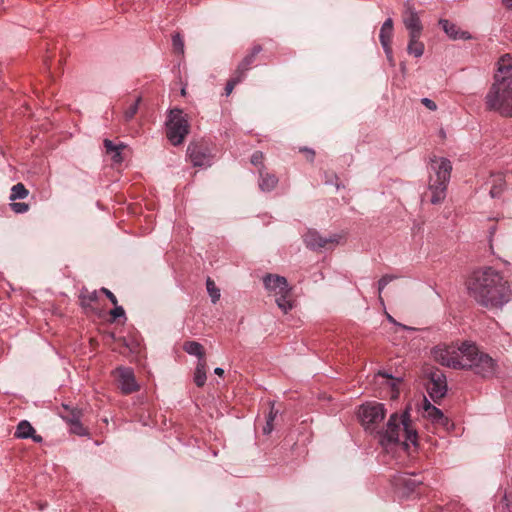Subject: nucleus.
<instances>
[{
	"label": "nucleus",
	"mask_w": 512,
	"mask_h": 512,
	"mask_svg": "<svg viewBox=\"0 0 512 512\" xmlns=\"http://www.w3.org/2000/svg\"><path fill=\"white\" fill-rule=\"evenodd\" d=\"M386 415L384 404L368 402L360 406L359 418L366 431L376 433L379 443L383 447L399 442L400 432H404L405 441L413 445L417 444V431L411 426L410 414L406 410L401 416L393 413L386 424V428L377 430Z\"/></svg>",
	"instance_id": "obj_1"
},
{
	"label": "nucleus",
	"mask_w": 512,
	"mask_h": 512,
	"mask_svg": "<svg viewBox=\"0 0 512 512\" xmlns=\"http://www.w3.org/2000/svg\"><path fill=\"white\" fill-rule=\"evenodd\" d=\"M467 288L475 301L488 309H501L512 299V288L503 275L492 267L476 270Z\"/></svg>",
	"instance_id": "obj_2"
},
{
	"label": "nucleus",
	"mask_w": 512,
	"mask_h": 512,
	"mask_svg": "<svg viewBox=\"0 0 512 512\" xmlns=\"http://www.w3.org/2000/svg\"><path fill=\"white\" fill-rule=\"evenodd\" d=\"M459 350L462 355L461 369L472 370L483 378H492L496 375L498 368L496 360L487 353L479 351L474 343L463 342Z\"/></svg>",
	"instance_id": "obj_3"
},
{
	"label": "nucleus",
	"mask_w": 512,
	"mask_h": 512,
	"mask_svg": "<svg viewBox=\"0 0 512 512\" xmlns=\"http://www.w3.org/2000/svg\"><path fill=\"white\" fill-rule=\"evenodd\" d=\"M429 178V190L431 192L430 202L441 203L446 197L447 186L450 181L452 164L447 158H435L431 161Z\"/></svg>",
	"instance_id": "obj_4"
},
{
	"label": "nucleus",
	"mask_w": 512,
	"mask_h": 512,
	"mask_svg": "<svg viewBox=\"0 0 512 512\" xmlns=\"http://www.w3.org/2000/svg\"><path fill=\"white\" fill-rule=\"evenodd\" d=\"M485 103L489 110L512 117V87L494 81L485 96Z\"/></svg>",
	"instance_id": "obj_5"
},
{
	"label": "nucleus",
	"mask_w": 512,
	"mask_h": 512,
	"mask_svg": "<svg viewBox=\"0 0 512 512\" xmlns=\"http://www.w3.org/2000/svg\"><path fill=\"white\" fill-rule=\"evenodd\" d=\"M189 133L188 120L183 115V111L178 108L171 109L166 120V136L174 146L182 144L184 138Z\"/></svg>",
	"instance_id": "obj_6"
},
{
	"label": "nucleus",
	"mask_w": 512,
	"mask_h": 512,
	"mask_svg": "<svg viewBox=\"0 0 512 512\" xmlns=\"http://www.w3.org/2000/svg\"><path fill=\"white\" fill-rule=\"evenodd\" d=\"M423 484V479L416 474L398 473L392 478V485L401 497H409Z\"/></svg>",
	"instance_id": "obj_7"
},
{
	"label": "nucleus",
	"mask_w": 512,
	"mask_h": 512,
	"mask_svg": "<svg viewBox=\"0 0 512 512\" xmlns=\"http://www.w3.org/2000/svg\"><path fill=\"white\" fill-rule=\"evenodd\" d=\"M432 354L441 365L461 369L462 355L459 348L456 350L449 346H437L433 349Z\"/></svg>",
	"instance_id": "obj_8"
},
{
	"label": "nucleus",
	"mask_w": 512,
	"mask_h": 512,
	"mask_svg": "<svg viewBox=\"0 0 512 512\" xmlns=\"http://www.w3.org/2000/svg\"><path fill=\"white\" fill-rule=\"evenodd\" d=\"M114 375L116 377L118 387L123 394L129 395L140 389L132 368L123 366L117 367L114 371Z\"/></svg>",
	"instance_id": "obj_9"
},
{
	"label": "nucleus",
	"mask_w": 512,
	"mask_h": 512,
	"mask_svg": "<svg viewBox=\"0 0 512 512\" xmlns=\"http://www.w3.org/2000/svg\"><path fill=\"white\" fill-rule=\"evenodd\" d=\"M429 396L434 402L441 400L447 393L446 376L441 371L430 374V383L427 386Z\"/></svg>",
	"instance_id": "obj_10"
},
{
	"label": "nucleus",
	"mask_w": 512,
	"mask_h": 512,
	"mask_svg": "<svg viewBox=\"0 0 512 512\" xmlns=\"http://www.w3.org/2000/svg\"><path fill=\"white\" fill-rule=\"evenodd\" d=\"M187 153L194 166H210L212 154L204 144L191 143L188 145Z\"/></svg>",
	"instance_id": "obj_11"
},
{
	"label": "nucleus",
	"mask_w": 512,
	"mask_h": 512,
	"mask_svg": "<svg viewBox=\"0 0 512 512\" xmlns=\"http://www.w3.org/2000/svg\"><path fill=\"white\" fill-rule=\"evenodd\" d=\"M494 81L512 87V55L504 54L497 62V72Z\"/></svg>",
	"instance_id": "obj_12"
},
{
	"label": "nucleus",
	"mask_w": 512,
	"mask_h": 512,
	"mask_svg": "<svg viewBox=\"0 0 512 512\" xmlns=\"http://www.w3.org/2000/svg\"><path fill=\"white\" fill-rule=\"evenodd\" d=\"M403 22L406 29L409 31V36L420 37L422 32L421 21L417 11L409 2L405 4Z\"/></svg>",
	"instance_id": "obj_13"
},
{
	"label": "nucleus",
	"mask_w": 512,
	"mask_h": 512,
	"mask_svg": "<svg viewBox=\"0 0 512 512\" xmlns=\"http://www.w3.org/2000/svg\"><path fill=\"white\" fill-rule=\"evenodd\" d=\"M304 243L311 250H320L327 247L328 244H337L338 236L323 237L316 230H308L303 236Z\"/></svg>",
	"instance_id": "obj_14"
},
{
	"label": "nucleus",
	"mask_w": 512,
	"mask_h": 512,
	"mask_svg": "<svg viewBox=\"0 0 512 512\" xmlns=\"http://www.w3.org/2000/svg\"><path fill=\"white\" fill-rule=\"evenodd\" d=\"M265 288L273 292L275 295L278 293H290L291 288L288 285L287 279L283 276L267 274L263 278Z\"/></svg>",
	"instance_id": "obj_15"
},
{
	"label": "nucleus",
	"mask_w": 512,
	"mask_h": 512,
	"mask_svg": "<svg viewBox=\"0 0 512 512\" xmlns=\"http://www.w3.org/2000/svg\"><path fill=\"white\" fill-rule=\"evenodd\" d=\"M424 416L431 420L432 423L442 427H448L449 419L443 412L432 405L426 398H424Z\"/></svg>",
	"instance_id": "obj_16"
},
{
	"label": "nucleus",
	"mask_w": 512,
	"mask_h": 512,
	"mask_svg": "<svg viewBox=\"0 0 512 512\" xmlns=\"http://www.w3.org/2000/svg\"><path fill=\"white\" fill-rule=\"evenodd\" d=\"M439 25L442 27V29L445 31V33L453 40L458 39H470L471 35L467 31H461L457 25L454 23H451L447 19H440Z\"/></svg>",
	"instance_id": "obj_17"
},
{
	"label": "nucleus",
	"mask_w": 512,
	"mask_h": 512,
	"mask_svg": "<svg viewBox=\"0 0 512 512\" xmlns=\"http://www.w3.org/2000/svg\"><path fill=\"white\" fill-rule=\"evenodd\" d=\"M262 51L261 45H254L251 52L246 55L243 60L239 63L236 74H240L245 77V73L250 69V66L253 64L256 56Z\"/></svg>",
	"instance_id": "obj_18"
},
{
	"label": "nucleus",
	"mask_w": 512,
	"mask_h": 512,
	"mask_svg": "<svg viewBox=\"0 0 512 512\" xmlns=\"http://www.w3.org/2000/svg\"><path fill=\"white\" fill-rule=\"evenodd\" d=\"M259 175V188L261 189V191L270 192L276 187L278 183V178L274 174L259 169Z\"/></svg>",
	"instance_id": "obj_19"
},
{
	"label": "nucleus",
	"mask_w": 512,
	"mask_h": 512,
	"mask_svg": "<svg viewBox=\"0 0 512 512\" xmlns=\"http://www.w3.org/2000/svg\"><path fill=\"white\" fill-rule=\"evenodd\" d=\"M393 36V21L391 18H388L384 21V23L381 26L380 33H379V40L382 46H387L388 44H391Z\"/></svg>",
	"instance_id": "obj_20"
},
{
	"label": "nucleus",
	"mask_w": 512,
	"mask_h": 512,
	"mask_svg": "<svg viewBox=\"0 0 512 512\" xmlns=\"http://www.w3.org/2000/svg\"><path fill=\"white\" fill-rule=\"evenodd\" d=\"M63 411L60 412L61 418L69 425L81 420L82 413L77 408H70L68 405H62Z\"/></svg>",
	"instance_id": "obj_21"
},
{
	"label": "nucleus",
	"mask_w": 512,
	"mask_h": 512,
	"mask_svg": "<svg viewBox=\"0 0 512 512\" xmlns=\"http://www.w3.org/2000/svg\"><path fill=\"white\" fill-rule=\"evenodd\" d=\"M183 350L189 355L196 356L198 361L205 360L204 348L199 342L187 341L183 345Z\"/></svg>",
	"instance_id": "obj_22"
},
{
	"label": "nucleus",
	"mask_w": 512,
	"mask_h": 512,
	"mask_svg": "<svg viewBox=\"0 0 512 512\" xmlns=\"http://www.w3.org/2000/svg\"><path fill=\"white\" fill-rule=\"evenodd\" d=\"M34 433L35 429L30 424V422H28L27 420H22L17 425L15 436L20 439H28L30 437H33Z\"/></svg>",
	"instance_id": "obj_23"
},
{
	"label": "nucleus",
	"mask_w": 512,
	"mask_h": 512,
	"mask_svg": "<svg viewBox=\"0 0 512 512\" xmlns=\"http://www.w3.org/2000/svg\"><path fill=\"white\" fill-rule=\"evenodd\" d=\"M206 361L200 360L197 362V366L194 372V383L197 387H202L206 382Z\"/></svg>",
	"instance_id": "obj_24"
},
{
	"label": "nucleus",
	"mask_w": 512,
	"mask_h": 512,
	"mask_svg": "<svg viewBox=\"0 0 512 512\" xmlns=\"http://www.w3.org/2000/svg\"><path fill=\"white\" fill-rule=\"evenodd\" d=\"M418 39L419 37L410 36V41L407 46L408 53L415 57H421L424 53V44Z\"/></svg>",
	"instance_id": "obj_25"
},
{
	"label": "nucleus",
	"mask_w": 512,
	"mask_h": 512,
	"mask_svg": "<svg viewBox=\"0 0 512 512\" xmlns=\"http://www.w3.org/2000/svg\"><path fill=\"white\" fill-rule=\"evenodd\" d=\"M29 191L23 183H17L11 188L9 199L15 201L17 199H24L28 196Z\"/></svg>",
	"instance_id": "obj_26"
},
{
	"label": "nucleus",
	"mask_w": 512,
	"mask_h": 512,
	"mask_svg": "<svg viewBox=\"0 0 512 512\" xmlns=\"http://www.w3.org/2000/svg\"><path fill=\"white\" fill-rule=\"evenodd\" d=\"M289 295L290 293H278L275 295V302L284 313H287L293 307L291 301L289 300Z\"/></svg>",
	"instance_id": "obj_27"
},
{
	"label": "nucleus",
	"mask_w": 512,
	"mask_h": 512,
	"mask_svg": "<svg viewBox=\"0 0 512 512\" xmlns=\"http://www.w3.org/2000/svg\"><path fill=\"white\" fill-rule=\"evenodd\" d=\"M80 300L81 305L85 308L90 307L93 302H96L98 300V292L96 290L94 291H88V290H82L80 293Z\"/></svg>",
	"instance_id": "obj_28"
},
{
	"label": "nucleus",
	"mask_w": 512,
	"mask_h": 512,
	"mask_svg": "<svg viewBox=\"0 0 512 512\" xmlns=\"http://www.w3.org/2000/svg\"><path fill=\"white\" fill-rule=\"evenodd\" d=\"M206 289L211 297L212 303L215 304L220 299L221 294L220 290L216 287L215 282L210 277L206 280Z\"/></svg>",
	"instance_id": "obj_29"
},
{
	"label": "nucleus",
	"mask_w": 512,
	"mask_h": 512,
	"mask_svg": "<svg viewBox=\"0 0 512 512\" xmlns=\"http://www.w3.org/2000/svg\"><path fill=\"white\" fill-rule=\"evenodd\" d=\"M140 101L141 97H137L135 101L124 111V118L126 121H130L134 118L138 111Z\"/></svg>",
	"instance_id": "obj_30"
},
{
	"label": "nucleus",
	"mask_w": 512,
	"mask_h": 512,
	"mask_svg": "<svg viewBox=\"0 0 512 512\" xmlns=\"http://www.w3.org/2000/svg\"><path fill=\"white\" fill-rule=\"evenodd\" d=\"M172 46L176 53L184 54V41L179 33L172 36Z\"/></svg>",
	"instance_id": "obj_31"
},
{
	"label": "nucleus",
	"mask_w": 512,
	"mask_h": 512,
	"mask_svg": "<svg viewBox=\"0 0 512 512\" xmlns=\"http://www.w3.org/2000/svg\"><path fill=\"white\" fill-rule=\"evenodd\" d=\"M243 76L240 74H234V76L227 82L225 86V94L228 96L233 91L235 85L240 83L243 80Z\"/></svg>",
	"instance_id": "obj_32"
},
{
	"label": "nucleus",
	"mask_w": 512,
	"mask_h": 512,
	"mask_svg": "<svg viewBox=\"0 0 512 512\" xmlns=\"http://www.w3.org/2000/svg\"><path fill=\"white\" fill-rule=\"evenodd\" d=\"M397 276H394V275H391V274H386L384 276H382L379 281H378V292H379V295L382 293V291L384 290V288L391 282L393 281L394 279H396Z\"/></svg>",
	"instance_id": "obj_33"
},
{
	"label": "nucleus",
	"mask_w": 512,
	"mask_h": 512,
	"mask_svg": "<svg viewBox=\"0 0 512 512\" xmlns=\"http://www.w3.org/2000/svg\"><path fill=\"white\" fill-rule=\"evenodd\" d=\"M103 144H104V147L108 154H112V153L116 152L117 150H122L125 147L123 143L116 145L113 143V141H111L109 139H105Z\"/></svg>",
	"instance_id": "obj_34"
},
{
	"label": "nucleus",
	"mask_w": 512,
	"mask_h": 512,
	"mask_svg": "<svg viewBox=\"0 0 512 512\" xmlns=\"http://www.w3.org/2000/svg\"><path fill=\"white\" fill-rule=\"evenodd\" d=\"M11 210L17 214L26 213L29 210V205L24 202H12L10 204Z\"/></svg>",
	"instance_id": "obj_35"
},
{
	"label": "nucleus",
	"mask_w": 512,
	"mask_h": 512,
	"mask_svg": "<svg viewBox=\"0 0 512 512\" xmlns=\"http://www.w3.org/2000/svg\"><path fill=\"white\" fill-rule=\"evenodd\" d=\"M70 431L79 436H84L87 434V430L82 425L81 420L70 424Z\"/></svg>",
	"instance_id": "obj_36"
},
{
	"label": "nucleus",
	"mask_w": 512,
	"mask_h": 512,
	"mask_svg": "<svg viewBox=\"0 0 512 512\" xmlns=\"http://www.w3.org/2000/svg\"><path fill=\"white\" fill-rule=\"evenodd\" d=\"M498 180H499V183H494L492 188L490 189L489 193L492 198L499 197L504 190V186H503V183L501 182V178H498Z\"/></svg>",
	"instance_id": "obj_37"
},
{
	"label": "nucleus",
	"mask_w": 512,
	"mask_h": 512,
	"mask_svg": "<svg viewBox=\"0 0 512 512\" xmlns=\"http://www.w3.org/2000/svg\"><path fill=\"white\" fill-rule=\"evenodd\" d=\"M263 158H264L263 153L261 151H256L251 156V163L254 166H261L260 169L264 170Z\"/></svg>",
	"instance_id": "obj_38"
},
{
	"label": "nucleus",
	"mask_w": 512,
	"mask_h": 512,
	"mask_svg": "<svg viewBox=\"0 0 512 512\" xmlns=\"http://www.w3.org/2000/svg\"><path fill=\"white\" fill-rule=\"evenodd\" d=\"M111 316L114 318V319H117V318H120V317H125V311L123 309L122 306H119L118 303L116 304V306H114V308L111 310L110 312Z\"/></svg>",
	"instance_id": "obj_39"
},
{
	"label": "nucleus",
	"mask_w": 512,
	"mask_h": 512,
	"mask_svg": "<svg viewBox=\"0 0 512 512\" xmlns=\"http://www.w3.org/2000/svg\"><path fill=\"white\" fill-rule=\"evenodd\" d=\"M100 292L104 293L107 298L111 301V303L116 306L118 303L116 296L107 288H101Z\"/></svg>",
	"instance_id": "obj_40"
},
{
	"label": "nucleus",
	"mask_w": 512,
	"mask_h": 512,
	"mask_svg": "<svg viewBox=\"0 0 512 512\" xmlns=\"http://www.w3.org/2000/svg\"><path fill=\"white\" fill-rule=\"evenodd\" d=\"M421 102L425 107H427L431 111H435L437 109L436 103L429 98H422Z\"/></svg>",
	"instance_id": "obj_41"
},
{
	"label": "nucleus",
	"mask_w": 512,
	"mask_h": 512,
	"mask_svg": "<svg viewBox=\"0 0 512 512\" xmlns=\"http://www.w3.org/2000/svg\"><path fill=\"white\" fill-rule=\"evenodd\" d=\"M270 404H271V406H270V411H269V413H268V415H267L266 419H268V420H270V421H273V422H274V420H275V418H276V416H277V414H278V410H276V409L274 408V403H270Z\"/></svg>",
	"instance_id": "obj_42"
},
{
	"label": "nucleus",
	"mask_w": 512,
	"mask_h": 512,
	"mask_svg": "<svg viewBox=\"0 0 512 512\" xmlns=\"http://www.w3.org/2000/svg\"><path fill=\"white\" fill-rule=\"evenodd\" d=\"M300 151L307 154V158L309 161L312 162L314 160V157H315L314 150L307 148V147H303V148H300Z\"/></svg>",
	"instance_id": "obj_43"
},
{
	"label": "nucleus",
	"mask_w": 512,
	"mask_h": 512,
	"mask_svg": "<svg viewBox=\"0 0 512 512\" xmlns=\"http://www.w3.org/2000/svg\"><path fill=\"white\" fill-rule=\"evenodd\" d=\"M273 431V421L266 419V424L263 427V433L269 435Z\"/></svg>",
	"instance_id": "obj_44"
},
{
	"label": "nucleus",
	"mask_w": 512,
	"mask_h": 512,
	"mask_svg": "<svg viewBox=\"0 0 512 512\" xmlns=\"http://www.w3.org/2000/svg\"><path fill=\"white\" fill-rule=\"evenodd\" d=\"M383 47V50L388 58V60L390 62H392L393 60V55H392V48H391V44H388L387 46H382Z\"/></svg>",
	"instance_id": "obj_45"
},
{
	"label": "nucleus",
	"mask_w": 512,
	"mask_h": 512,
	"mask_svg": "<svg viewBox=\"0 0 512 512\" xmlns=\"http://www.w3.org/2000/svg\"><path fill=\"white\" fill-rule=\"evenodd\" d=\"M383 47V50L388 58V60L390 62H392L393 60V55H392V48H391V44H388L387 46H382Z\"/></svg>",
	"instance_id": "obj_46"
},
{
	"label": "nucleus",
	"mask_w": 512,
	"mask_h": 512,
	"mask_svg": "<svg viewBox=\"0 0 512 512\" xmlns=\"http://www.w3.org/2000/svg\"><path fill=\"white\" fill-rule=\"evenodd\" d=\"M388 320H389L391 323H393V324H395V325H398V326H399V327H401L402 329H405V330H413V328H411V327H408V326H406V325H404V324H401V323L396 322V320H395L392 316H390V315H388Z\"/></svg>",
	"instance_id": "obj_47"
},
{
	"label": "nucleus",
	"mask_w": 512,
	"mask_h": 512,
	"mask_svg": "<svg viewBox=\"0 0 512 512\" xmlns=\"http://www.w3.org/2000/svg\"><path fill=\"white\" fill-rule=\"evenodd\" d=\"M112 160L115 163H120L122 161L121 150H117L116 152L112 153Z\"/></svg>",
	"instance_id": "obj_48"
},
{
	"label": "nucleus",
	"mask_w": 512,
	"mask_h": 512,
	"mask_svg": "<svg viewBox=\"0 0 512 512\" xmlns=\"http://www.w3.org/2000/svg\"><path fill=\"white\" fill-rule=\"evenodd\" d=\"M34 442L36 443H40L42 442V437L40 435H37V434H33V437H30Z\"/></svg>",
	"instance_id": "obj_49"
},
{
	"label": "nucleus",
	"mask_w": 512,
	"mask_h": 512,
	"mask_svg": "<svg viewBox=\"0 0 512 512\" xmlns=\"http://www.w3.org/2000/svg\"><path fill=\"white\" fill-rule=\"evenodd\" d=\"M502 3L506 8L512 9V0H502Z\"/></svg>",
	"instance_id": "obj_50"
},
{
	"label": "nucleus",
	"mask_w": 512,
	"mask_h": 512,
	"mask_svg": "<svg viewBox=\"0 0 512 512\" xmlns=\"http://www.w3.org/2000/svg\"><path fill=\"white\" fill-rule=\"evenodd\" d=\"M214 373L218 376H222L224 374V370L220 367L214 369Z\"/></svg>",
	"instance_id": "obj_51"
},
{
	"label": "nucleus",
	"mask_w": 512,
	"mask_h": 512,
	"mask_svg": "<svg viewBox=\"0 0 512 512\" xmlns=\"http://www.w3.org/2000/svg\"><path fill=\"white\" fill-rule=\"evenodd\" d=\"M383 376L388 377V378L392 377L391 375H387V374H383Z\"/></svg>",
	"instance_id": "obj_52"
}]
</instances>
